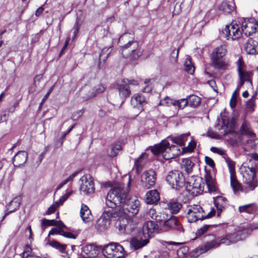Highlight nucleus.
I'll list each match as a JSON object with an SVG mask.
<instances>
[{
	"instance_id": "f257e3e1",
	"label": "nucleus",
	"mask_w": 258,
	"mask_h": 258,
	"mask_svg": "<svg viewBox=\"0 0 258 258\" xmlns=\"http://www.w3.org/2000/svg\"><path fill=\"white\" fill-rule=\"evenodd\" d=\"M105 203L111 211L118 207L120 215L116 226L120 233L127 234L132 232L136 226L133 217L138 213L140 205L137 198H128L123 187L118 184L108 191Z\"/></svg>"
},
{
	"instance_id": "f03ea898",
	"label": "nucleus",
	"mask_w": 258,
	"mask_h": 258,
	"mask_svg": "<svg viewBox=\"0 0 258 258\" xmlns=\"http://www.w3.org/2000/svg\"><path fill=\"white\" fill-rule=\"evenodd\" d=\"M247 233L246 229H242L233 233H227L221 237L206 242L203 246L198 247V251L201 254L213 248H215L222 244L230 245L236 243L239 241L244 239Z\"/></svg>"
},
{
	"instance_id": "7ed1b4c3",
	"label": "nucleus",
	"mask_w": 258,
	"mask_h": 258,
	"mask_svg": "<svg viewBox=\"0 0 258 258\" xmlns=\"http://www.w3.org/2000/svg\"><path fill=\"white\" fill-rule=\"evenodd\" d=\"M118 43L121 44L120 53L124 57L135 59L140 57L142 52L138 49L139 43L135 40L133 33H124L118 39Z\"/></svg>"
},
{
	"instance_id": "20e7f679",
	"label": "nucleus",
	"mask_w": 258,
	"mask_h": 258,
	"mask_svg": "<svg viewBox=\"0 0 258 258\" xmlns=\"http://www.w3.org/2000/svg\"><path fill=\"white\" fill-rule=\"evenodd\" d=\"M240 170L244 184L243 192L248 193L254 190L258 186V181L256 178V169L242 166Z\"/></svg>"
},
{
	"instance_id": "39448f33",
	"label": "nucleus",
	"mask_w": 258,
	"mask_h": 258,
	"mask_svg": "<svg viewBox=\"0 0 258 258\" xmlns=\"http://www.w3.org/2000/svg\"><path fill=\"white\" fill-rule=\"evenodd\" d=\"M227 53L225 45H221L215 48L211 55L212 66L218 69L225 70L229 66V63L224 56Z\"/></svg>"
},
{
	"instance_id": "423d86ee",
	"label": "nucleus",
	"mask_w": 258,
	"mask_h": 258,
	"mask_svg": "<svg viewBox=\"0 0 258 258\" xmlns=\"http://www.w3.org/2000/svg\"><path fill=\"white\" fill-rule=\"evenodd\" d=\"M102 251L106 258H123L125 252L123 247L117 243H110L105 245Z\"/></svg>"
},
{
	"instance_id": "0eeeda50",
	"label": "nucleus",
	"mask_w": 258,
	"mask_h": 258,
	"mask_svg": "<svg viewBox=\"0 0 258 258\" xmlns=\"http://www.w3.org/2000/svg\"><path fill=\"white\" fill-rule=\"evenodd\" d=\"M168 216L166 212L160 213V215L155 216V219L158 221H164V226L168 229H174L183 232V229L177 219L174 216H171L168 219Z\"/></svg>"
},
{
	"instance_id": "6e6552de",
	"label": "nucleus",
	"mask_w": 258,
	"mask_h": 258,
	"mask_svg": "<svg viewBox=\"0 0 258 258\" xmlns=\"http://www.w3.org/2000/svg\"><path fill=\"white\" fill-rule=\"evenodd\" d=\"M166 181L172 188L179 190L184 185V178L181 172L174 170L168 173Z\"/></svg>"
},
{
	"instance_id": "1a4fd4ad",
	"label": "nucleus",
	"mask_w": 258,
	"mask_h": 258,
	"mask_svg": "<svg viewBox=\"0 0 258 258\" xmlns=\"http://www.w3.org/2000/svg\"><path fill=\"white\" fill-rule=\"evenodd\" d=\"M186 189L194 197L202 194L204 190L202 178L198 176H191L186 182Z\"/></svg>"
},
{
	"instance_id": "9d476101",
	"label": "nucleus",
	"mask_w": 258,
	"mask_h": 258,
	"mask_svg": "<svg viewBox=\"0 0 258 258\" xmlns=\"http://www.w3.org/2000/svg\"><path fill=\"white\" fill-rule=\"evenodd\" d=\"M80 181L81 182L80 186V191L81 194L89 195L94 192L95 187L93 180L90 175H83L80 178Z\"/></svg>"
},
{
	"instance_id": "9b49d317",
	"label": "nucleus",
	"mask_w": 258,
	"mask_h": 258,
	"mask_svg": "<svg viewBox=\"0 0 258 258\" xmlns=\"http://www.w3.org/2000/svg\"><path fill=\"white\" fill-rule=\"evenodd\" d=\"M223 125L221 127V129H224V135H226L228 134H231L234 138H230L229 140V142L233 146H237L238 145L239 141L238 140L239 136L237 133L234 132L235 130V122L232 120H227L225 124V120H222Z\"/></svg>"
},
{
	"instance_id": "f8f14e48",
	"label": "nucleus",
	"mask_w": 258,
	"mask_h": 258,
	"mask_svg": "<svg viewBox=\"0 0 258 258\" xmlns=\"http://www.w3.org/2000/svg\"><path fill=\"white\" fill-rule=\"evenodd\" d=\"M204 210L200 205H192L188 207L186 214L187 221L192 223L198 220L204 219Z\"/></svg>"
},
{
	"instance_id": "ddd939ff",
	"label": "nucleus",
	"mask_w": 258,
	"mask_h": 258,
	"mask_svg": "<svg viewBox=\"0 0 258 258\" xmlns=\"http://www.w3.org/2000/svg\"><path fill=\"white\" fill-rule=\"evenodd\" d=\"M223 33L228 40L238 39L242 35L239 26L234 22H232L229 25H226L223 30Z\"/></svg>"
},
{
	"instance_id": "4468645a",
	"label": "nucleus",
	"mask_w": 258,
	"mask_h": 258,
	"mask_svg": "<svg viewBox=\"0 0 258 258\" xmlns=\"http://www.w3.org/2000/svg\"><path fill=\"white\" fill-rule=\"evenodd\" d=\"M169 148V143L166 140L162 141L160 144L154 145L151 148L153 154L155 155L162 154L164 159L169 160L173 158H167L168 156L171 154L170 150H168Z\"/></svg>"
},
{
	"instance_id": "2eb2a0df",
	"label": "nucleus",
	"mask_w": 258,
	"mask_h": 258,
	"mask_svg": "<svg viewBox=\"0 0 258 258\" xmlns=\"http://www.w3.org/2000/svg\"><path fill=\"white\" fill-rule=\"evenodd\" d=\"M258 28V24L253 18L244 20L242 22L241 29V33L246 36H249L255 33Z\"/></svg>"
},
{
	"instance_id": "dca6fc26",
	"label": "nucleus",
	"mask_w": 258,
	"mask_h": 258,
	"mask_svg": "<svg viewBox=\"0 0 258 258\" xmlns=\"http://www.w3.org/2000/svg\"><path fill=\"white\" fill-rule=\"evenodd\" d=\"M156 180V174L154 170L150 169L144 172L142 176V186L149 189L154 186Z\"/></svg>"
},
{
	"instance_id": "f3484780",
	"label": "nucleus",
	"mask_w": 258,
	"mask_h": 258,
	"mask_svg": "<svg viewBox=\"0 0 258 258\" xmlns=\"http://www.w3.org/2000/svg\"><path fill=\"white\" fill-rule=\"evenodd\" d=\"M100 251L99 247L95 244H86L82 247L80 258H96Z\"/></svg>"
},
{
	"instance_id": "a211bd4d",
	"label": "nucleus",
	"mask_w": 258,
	"mask_h": 258,
	"mask_svg": "<svg viewBox=\"0 0 258 258\" xmlns=\"http://www.w3.org/2000/svg\"><path fill=\"white\" fill-rule=\"evenodd\" d=\"M112 212L111 211H105L98 219L96 224V228L99 231L106 229L110 224V218Z\"/></svg>"
},
{
	"instance_id": "6ab92c4d",
	"label": "nucleus",
	"mask_w": 258,
	"mask_h": 258,
	"mask_svg": "<svg viewBox=\"0 0 258 258\" xmlns=\"http://www.w3.org/2000/svg\"><path fill=\"white\" fill-rule=\"evenodd\" d=\"M158 225L155 222L151 221L145 222L142 228L143 233L145 237L148 239L158 233Z\"/></svg>"
},
{
	"instance_id": "aec40b11",
	"label": "nucleus",
	"mask_w": 258,
	"mask_h": 258,
	"mask_svg": "<svg viewBox=\"0 0 258 258\" xmlns=\"http://www.w3.org/2000/svg\"><path fill=\"white\" fill-rule=\"evenodd\" d=\"M131 103L134 107L143 110V107L146 104V101L143 95L139 94H136L132 97Z\"/></svg>"
},
{
	"instance_id": "412c9836",
	"label": "nucleus",
	"mask_w": 258,
	"mask_h": 258,
	"mask_svg": "<svg viewBox=\"0 0 258 258\" xmlns=\"http://www.w3.org/2000/svg\"><path fill=\"white\" fill-rule=\"evenodd\" d=\"M27 153L24 151L18 152L13 157V162L14 165L19 167L25 164L27 160Z\"/></svg>"
},
{
	"instance_id": "4be33fe9",
	"label": "nucleus",
	"mask_w": 258,
	"mask_h": 258,
	"mask_svg": "<svg viewBox=\"0 0 258 258\" xmlns=\"http://www.w3.org/2000/svg\"><path fill=\"white\" fill-rule=\"evenodd\" d=\"M245 50L249 54L258 53V42L249 38L245 43Z\"/></svg>"
},
{
	"instance_id": "5701e85b",
	"label": "nucleus",
	"mask_w": 258,
	"mask_h": 258,
	"mask_svg": "<svg viewBox=\"0 0 258 258\" xmlns=\"http://www.w3.org/2000/svg\"><path fill=\"white\" fill-rule=\"evenodd\" d=\"M214 201L217 210V216H220L223 210L224 209L227 205V200L224 197L219 196L214 198Z\"/></svg>"
},
{
	"instance_id": "b1692460",
	"label": "nucleus",
	"mask_w": 258,
	"mask_h": 258,
	"mask_svg": "<svg viewBox=\"0 0 258 258\" xmlns=\"http://www.w3.org/2000/svg\"><path fill=\"white\" fill-rule=\"evenodd\" d=\"M240 80V83L238 85V87H241L243 86L245 82H249L250 85L252 84L251 77L253 76L252 71H244L238 73Z\"/></svg>"
},
{
	"instance_id": "393cba45",
	"label": "nucleus",
	"mask_w": 258,
	"mask_h": 258,
	"mask_svg": "<svg viewBox=\"0 0 258 258\" xmlns=\"http://www.w3.org/2000/svg\"><path fill=\"white\" fill-rule=\"evenodd\" d=\"M80 216L83 221L85 223H88L93 219V216L91 211L87 206L82 204L80 210Z\"/></svg>"
},
{
	"instance_id": "a878e982",
	"label": "nucleus",
	"mask_w": 258,
	"mask_h": 258,
	"mask_svg": "<svg viewBox=\"0 0 258 258\" xmlns=\"http://www.w3.org/2000/svg\"><path fill=\"white\" fill-rule=\"evenodd\" d=\"M21 199L20 197H15L14 198L10 203L9 205L7 206V208L8 212L5 214L3 219H4L8 214L14 212L18 209L21 204Z\"/></svg>"
},
{
	"instance_id": "bb28decb",
	"label": "nucleus",
	"mask_w": 258,
	"mask_h": 258,
	"mask_svg": "<svg viewBox=\"0 0 258 258\" xmlns=\"http://www.w3.org/2000/svg\"><path fill=\"white\" fill-rule=\"evenodd\" d=\"M160 199V195L157 190H151L146 194V202L148 204H153Z\"/></svg>"
},
{
	"instance_id": "cd10ccee",
	"label": "nucleus",
	"mask_w": 258,
	"mask_h": 258,
	"mask_svg": "<svg viewBox=\"0 0 258 258\" xmlns=\"http://www.w3.org/2000/svg\"><path fill=\"white\" fill-rule=\"evenodd\" d=\"M149 242V239L146 237L144 239L134 238L131 240L130 244L135 250H137L145 246Z\"/></svg>"
},
{
	"instance_id": "c85d7f7f",
	"label": "nucleus",
	"mask_w": 258,
	"mask_h": 258,
	"mask_svg": "<svg viewBox=\"0 0 258 258\" xmlns=\"http://www.w3.org/2000/svg\"><path fill=\"white\" fill-rule=\"evenodd\" d=\"M205 180L210 193L215 194L217 191V187L216 185L215 180L212 176L207 173L205 175Z\"/></svg>"
},
{
	"instance_id": "c756f323",
	"label": "nucleus",
	"mask_w": 258,
	"mask_h": 258,
	"mask_svg": "<svg viewBox=\"0 0 258 258\" xmlns=\"http://www.w3.org/2000/svg\"><path fill=\"white\" fill-rule=\"evenodd\" d=\"M118 92L121 98H125L131 94L129 86L127 84L125 80L124 79L122 81V83L119 85Z\"/></svg>"
},
{
	"instance_id": "7c9ffc66",
	"label": "nucleus",
	"mask_w": 258,
	"mask_h": 258,
	"mask_svg": "<svg viewBox=\"0 0 258 258\" xmlns=\"http://www.w3.org/2000/svg\"><path fill=\"white\" fill-rule=\"evenodd\" d=\"M240 132L242 135L247 136L250 138H254L255 134L252 132L249 122L244 120L240 127Z\"/></svg>"
},
{
	"instance_id": "2f4dec72",
	"label": "nucleus",
	"mask_w": 258,
	"mask_h": 258,
	"mask_svg": "<svg viewBox=\"0 0 258 258\" xmlns=\"http://www.w3.org/2000/svg\"><path fill=\"white\" fill-rule=\"evenodd\" d=\"M235 9L234 4L232 2H223L219 6V10L225 14L231 13Z\"/></svg>"
},
{
	"instance_id": "473e14b6",
	"label": "nucleus",
	"mask_w": 258,
	"mask_h": 258,
	"mask_svg": "<svg viewBox=\"0 0 258 258\" xmlns=\"http://www.w3.org/2000/svg\"><path fill=\"white\" fill-rule=\"evenodd\" d=\"M105 87L102 84H99L94 88L91 89L86 96L84 97L85 100L89 99L95 97L97 93H100L104 91Z\"/></svg>"
},
{
	"instance_id": "72a5a7b5",
	"label": "nucleus",
	"mask_w": 258,
	"mask_h": 258,
	"mask_svg": "<svg viewBox=\"0 0 258 258\" xmlns=\"http://www.w3.org/2000/svg\"><path fill=\"white\" fill-rule=\"evenodd\" d=\"M230 182L231 186L235 194L239 191L243 192L244 187L242 188L241 183L237 180L235 175H231L230 176Z\"/></svg>"
},
{
	"instance_id": "f704fd0d",
	"label": "nucleus",
	"mask_w": 258,
	"mask_h": 258,
	"mask_svg": "<svg viewBox=\"0 0 258 258\" xmlns=\"http://www.w3.org/2000/svg\"><path fill=\"white\" fill-rule=\"evenodd\" d=\"M238 211L240 213H246L249 214H253L256 211V208L254 204H249L238 207Z\"/></svg>"
},
{
	"instance_id": "c9c22d12",
	"label": "nucleus",
	"mask_w": 258,
	"mask_h": 258,
	"mask_svg": "<svg viewBox=\"0 0 258 258\" xmlns=\"http://www.w3.org/2000/svg\"><path fill=\"white\" fill-rule=\"evenodd\" d=\"M181 207L182 205L180 203L174 200L170 201L167 204V208L172 214L177 213Z\"/></svg>"
},
{
	"instance_id": "e433bc0d",
	"label": "nucleus",
	"mask_w": 258,
	"mask_h": 258,
	"mask_svg": "<svg viewBox=\"0 0 258 258\" xmlns=\"http://www.w3.org/2000/svg\"><path fill=\"white\" fill-rule=\"evenodd\" d=\"M148 154L146 153H143L135 160V166L138 171L145 164L148 159Z\"/></svg>"
},
{
	"instance_id": "4c0bfd02",
	"label": "nucleus",
	"mask_w": 258,
	"mask_h": 258,
	"mask_svg": "<svg viewBox=\"0 0 258 258\" xmlns=\"http://www.w3.org/2000/svg\"><path fill=\"white\" fill-rule=\"evenodd\" d=\"M194 165L195 164L189 159L184 158L182 159L181 166L186 173H191Z\"/></svg>"
},
{
	"instance_id": "58836bf2",
	"label": "nucleus",
	"mask_w": 258,
	"mask_h": 258,
	"mask_svg": "<svg viewBox=\"0 0 258 258\" xmlns=\"http://www.w3.org/2000/svg\"><path fill=\"white\" fill-rule=\"evenodd\" d=\"M189 136V133L184 134L180 135L179 136L174 137L172 138V141L180 146L184 145L185 142L187 140L188 137Z\"/></svg>"
},
{
	"instance_id": "ea45409f",
	"label": "nucleus",
	"mask_w": 258,
	"mask_h": 258,
	"mask_svg": "<svg viewBox=\"0 0 258 258\" xmlns=\"http://www.w3.org/2000/svg\"><path fill=\"white\" fill-rule=\"evenodd\" d=\"M188 104L192 107L198 106L201 103V98L196 95H191L189 96L188 99Z\"/></svg>"
},
{
	"instance_id": "a19ab883",
	"label": "nucleus",
	"mask_w": 258,
	"mask_h": 258,
	"mask_svg": "<svg viewBox=\"0 0 258 258\" xmlns=\"http://www.w3.org/2000/svg\"><path fill=\"white\" fill-rule=\"evenodd\" d=\"M121 150V147L119 144H113L111 148L107 151L108 155L110 157H115Z\"/></svg>"
},
{
	"instance_id": "79ce46f5",
	"label": "nucleus",
	"mask_w": 258,
	"mask_h": 258,
	"mask_svg": "<svg viewBox=\"0 0 258 258\" xmlns=\"http://www.w3.org/2000/svg\"><path fill=\"white\" fill-rule=\"evenodd\" d=\"M78 173L79 171H76L71 175H70L67 178L63 180L61 182H60L58 184V185L56 187V190H59L67 183L72 182L74 180V178L78 175Z\"/></svg>"
},
{
	"instance_id": "37998d69",
	"label": "nucleus",
	"mask_w": 258,
	"mask_h": 258,
	"mask_svg": "<svg viewBox=\"0 0 258 258\" xmlns=\"http://www.w3.org/2000/svg\"><path fill=\"white\" fill-rule=\"evenodd\" d=\"M48 244L61 252H63L66 249V245L62 244L55 240L50 241L48 242Z\"/></svg>"
},
{
	"instance_id": "c03bdc74",
	"label": "nucleus",
	"mask_w": 258,
	"mask_h": 258,
	"mask_svg": "<svg viewBox=\"0 0 258 258\" xmlns=\"http://www.w3.org/2000/svg\"><path fill=\"white\" fill-rule=\"evenodd\" d=\"M185 70V71L190 74H192L195 71V68L192 65L190 58L189 57L187 58L184 62Z\"/></svg>"
},
{
	"instance_id": "a18cd8bd",
	"label": "nucleus",
	"mask_w": 258,
	"mask_h": 258,
	"mask_svg": "<svg viewBox=\"0 0 258 258\" xmlns=\"http://www.w3.org/2000/svg\"><path fill=\"white\" fill-rule=\"evenodd\" d=\"M169 148H168V150H170L171 154L167 157V158H175L180 154V151L178 147L175 145H172L169 146Z\"/></svg>"
},
{
	"instance_id": "49530a36",
	"label": "nucleus",
	"mask_w": 258,
	"mask_h": 258,
	"mask_svg": "<svg viewBox=\"0 0 258 258\" xmlns=\"http://www.w3.org/2000/svg\"><path fill=\"white\" fill-rule=\"evenodd\" d=\"M236 64L237 67L238 73L245 71L246 66L241 56L238 58L237 61L236 62Z\"/></svg>"
},
{
	"instance_id": "de8ad7c7",
	"label": "nucleus",
	"mask_w": 258,
	"mask_h": 258,
	"mask_svg": "<svg viewBox=\"0 0 258 258\" xmlns=\"http://www.w3.org/2000/svg\"><path fill=\"white\" fill-rule=\"evenodd\" d=\"M175 101L168 97H166L164 99H161L159 103L160 105L169 106L171 105L174 106Z\"/></svg>"
},
{
	"instance_id": "09e8293b",
	"label": "nucleus",
	"mask_w": 258,
	"mask_h": 258,
	"mask_svg": "<svg viewBox=\"0 0 258 258\" xmlns=\"http://www.w3.org/2000/svg\"><path fill=\"white\" fill-rule=\"evenodd\" d=\"M188 247L182 246L177 250V255L179 258H183L188 253Z\"/></svg>"
},
{
	"instance_id": "8fccbe9b",
	"label": "nucleus",
	"mask_w": 258,
	"mask_h": 258,
	"mask_svg": "<svg viewBox=\"0 0 258 258\" xmlns=\"http://www.w3.org/2000/svg\"><path fill=\"white\" fill-rule=\"evenodd\" d=\"M188 104V101L186 99H182L175 101L174 106H178L179 109H183Z\"/></svg>"
},
{
	"instance_id": "3c124183",
	"label": "nucleus",
	"mask_w": 258,
	"mask_h": 258,
	"mask_svg": "<svg viewBox=\"0 0 258 258\" xmlns=\"http://www.w3.org/2000/svg\"><path fill=\"white\" fill-rule=\"evenodd\" d=\"M80 24L79 23V21L78 19H77L74 26L73 27V36L72 37V39L75 40L77 37V34L79 32V29L80 28Z\"/></svg>"
},
{
	"instance_id": "603ef678",
	"label": "nucleus",
	"mask_w": 258,
	"mask_h": 258,
	"mask_svg": "<svg viewBox=\"0 0 258 258\" xmlns=\"http://www.w3.org/2000/svg\"><path fill=\"white\" fill-rule=\"evenodd\" d=\"M113 46H111L110 47H104L101 51L100 54V58H106L108 56L109 53H110V49H111Z\"/></svg>"
},
{
	"instance_id": "864d4df0",
	"label": "nucleus",
	"mask_w": 258,
	"mask_h": 258,
	"mask_svg": "<svg viewBox=\"0 0 258 258\" xmlns=\"http://www.w3.org/2000/svg\"><path fill=\"white\" fill-rule=\"evenodd\" d=\"M71 192H67L66 194L63 195L58 201L55 202V203L58 207L60 205H62L63 202L67 200V199L71 195Z\"/></svg>"
},
{
	"instance_id": "5fc2aeb1",
	"label": "nucleus",
	"mask_w": 258,
	"mask_h": 258,
	"mask_svg": "<svg viewBox=\"0 0 258 258\" xmlns=\"http://www.w3.org/2000/svg\"><path fill=\"white\" fill-rule=\"evenodd\" d=\"M226 162L227 163V165H228V166L229 168V172L230 173V176H231V175H235V172H234L235 164H234V162L233 161L230 160V159H227Z\"/></svg>"
},
{
	"instance_id": "6e6d98bb",
	"label": "nucleus",
	"mask_w": 258,
	"mask_h": 258,
	"mask_svg": "<svg viewBox=\"0 0 258 258\" xmlns=\"http://www.w3.org/2000/svg\"><path fill=\"white\" fill-rule=\"evenodd\" d=\"M59 234L65 237L75 239L76 238V235L74 234L73 233L70 232H66L63 230H59Z\"/></svg>"
},
{
	"instance_id": "4d7b16f0",
	"label": "nucleus",
	"mask_w": 258,
	"mask_h": 258,
	"mask_svg": "<svg viewBox=\"0 0 258 258\" xmlns=\"http://www.w3.org/2000/svg\"><path fill=\"white\" fill-rule=\"evenodd\" d=\"M56 221L54 220H47L43 219L41 220V224L43 226L55 225Z\"/></svg>"
},
{
	"instance_id": "13d9d810",
	"label": "nucleus",
	"mask_w": 258,
	"mask_h": 258,
	"mask_svg": "<svg viewBox=\"0 0 258 258\" xmlns=\"http://www.w3.org/2000/svg\"><path fill=\"white\" fill-rule=\"evenodd\" d=\"M210 150L213 152V153H217L219 155H224L225 154V150L222 149V148H217V147H212L211 148V149Z\"/></svg>"
},
{
	"instance_id": "bf43d9fd",
	"label": "nucleus",
	"mask_w": 258,
	"mask_h": 258,
	"mask_svg": "<svg viewBox=\"0 0 258 258\" xmlns=\"http://www.w3.org/2000/svg\"><path fill=\"white\" fill-rule=\"evenodd\" d=\"M211 226V225H204L197 231V234L200 236L204 234L208 230V229Z\"/></svg>"
},
{
	"instance_id": "052dcab7",
	"label": "nucleus",
	"mask_w": 258,
	"mask_h": 258,
	"mask_svg": "<svg viewBox=\"0 0 258 258\" xmlns=\"http://www.w3.org/2000/svg\"><path fill=\"white\" fill-rule=\"evenodd\" d=\"M255 96H253L249 100H248L247 101V107L249 108H250L252 109V110H253V108L255 105L254 101H255Z\"/></svg>"
},
{
	"instance_id": "680f3d73",
	"label": "nucleus",
	"mask_w": 258,
	"mask_h": 258,
	"mask_svg": "<svg viewBox=\"0 0 258 258\" xmlns=\"http://www.w3.org/2000/svg\"><path fill=\"white\" fill-rule=\"evenodd\" d=\"M58 207V206L55 203H54L53 205H52L47 210L46 212V214L50 215L53 213H54L57 208Z\"/></svg>"
},
{
	"instance_id": "e2e57ef3",
	"label": "nucleus",
	"mask_w": 258,
	"mask_h": 258,
	"mask_svg": "<svg viewBox=\"0 0 258 258\" xmlns=\"http://www.w3.org/2000/svg\"><path fill=\"white\" fill-rule=\"evenodd\" d=\"M205 161H206V163L207 165H208L209 166H210L211 167H214L215 166V163H214V162L213 161V160L209 157H207V156H206L205 157Z\"/></svg>"
},
{
	"instance_id": "0e129e2a",
	"label": "nucleus",
	"mask_w": 258,
	"mask_h": 258,
	"mask_svg": "<svg viewBox=\"0 0 258 258\" xmlns=\"http://www.w3.org/2000/svg\"><path fill=\"white\" fill-rule=\"evenodd\" d=\"M196 146V142L194 141H191L189 143L188 145L186 150L187 152H191L195 148Z\"/></svg>"
},
{
	"instance_id": "69168bd1",
	"label": "nucleus",
	"mask_w": 258,
	"mask_h": 258,
	"mask_svg": "<svg viewBox=\"0 0 258 258\" xmlns=\"http://www.w3.org/2000/svg\"><path fill=\"white\" fill-rule=\"evenodd\" d=\"M53 87H54V86H52V87H50V88L49 89L48 91L47 92V93L45 94V95L44 96V97H43L41 102V104L40 105L42 104L43 103V102L45 101V100L48 98V97L49 96L50 94L51 93V92L52 91L53 89Z\"/></svg>"
},
{
	"instance_id": "338daca9",
	"label": "nucleus",
	"mask_w": 258,
	"mask_h": 258,
	"mask_svg": "<svg viewBox=\"0 0 258 258\" xmlns=\"http://www.w3.org/2000/svg\"><path fill=\"white\" fill-rule=\"evenodd\" d=\"M18 103L16 102L14 105L9 107L8 109V112L9 113H13L15 112L16 107L18 106Z\"/></svg>"
},
{
	"instance_id": "774afa93",
	"label": "nucleus",
	"mask_w": 258,
	"mask_h": 258,
	"mask_svg": "<svg viewBox=\"0 0 258 258\" xmlns=\"http://www.w3.org/2000/svg\"><path fill=\"white\" fill-rule=\"evenodd\" d=\"M237 103V99L231 98L230 101V105L232 108L235 107Z\"/></svg>"
}]
</instances>
